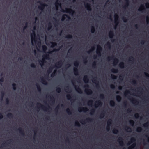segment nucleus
<instances>
[{"mask_svg": "<svg viewBox=\"0 0 149 149\" xmlns=\"http://www.w3.org/2000/svg\"><path fill=\"white\" fill-rule=\"evenodd\" d=\"M114 36V33L113 31H111L109 33V36L110 38L112 39Z\"/></svg>", "mask_w": 149, "mask_h": 149, "instance_id": "obj_18", "label": "nucleus"}, {"mask_svg": "<svg viewBox=\"0 0 149 149\" xmlns=\"http://www.w3.org/2000/svg\"><path fill=\"white\" fill-rule=\"evenodd\" d=\"M56 71V70L54 71L53 72L51 75V77H53L55 75Z\"/></svg>", "mask_w": 149, "mask_h": 149, "instance_id": "obj_52", "label": "nucleus"}, {"mask_svg": "<svg viewBox=\"0 0 149 149\" xmlns=\"http://www.w3.org/2000/svg\"><path fill=\"white\" fill-rule=\"evenodd\" d=\"M65 17H66V18H68L69 19H70V17L68 15L66 14H64L62 17L61 20L62 21H64L65 19Z\"/></svg>", "mask_w": 149, "mask_h": 149, "instance_id": "obj_16", "label": "nucleus"}, {"mask_svg": "<svg viewBox=\"0 0 149 149\" xmlns=\"http://www.w3.org/2000/svg\"><path fill=\"white\" fill-rule=\"evenodd\" d=\"M102 104V102L100 100H98L96 102L95 106V108H97L99 106H101Z\"/></svg>", "mask_w": 149, "mask_h": 149, "instance_id": "obj_13", "label": "nucleus"}, {"mask_svg": "<svg viewBox=\"0 0 149 149\" xmlns=\"http://www.w3.org/2000/svg\"><path fill=\"white\" fill-rule=\"evenodd\" d=\"M79 63V62L78 61H76L74 62V65L76 67H78Z\"/></svg>", "mask_w": 149, "mask_h": 149, "instance_id": "obj_30", "label": "nucleus"}, {"mask_svg": "<svg viewBox=\"0 0 149 149\" xmlns=\"http://www.w3.org/2000/svg\"><path fill=\"white\" fill-rule=\"evenodd\" d=\"M112 123V120L111 119H109L107 122V126L106 128L107 131H108L109 130L110 126L111 125Z\"/></svg>", "mask_w": 149, "mask_h": 149, "instance_id": "obj_6", "label": "nucleus"}, {"mask_svg": "<svg viewBox=\"0 0 149 149\" xmlns=\"http://www.w3.org/2000/svg\"><path fill=\"white\" fill-rule=\"evenodd\" d=\"M96 65V61H94L92 63V67L93 68H95Z\"/></svg>", "mask_w": 149, "mask_h": 149, "instance_id": "obj_51", "label": "nucleus"}, {"mask_svg": "<svg viewBox=\"0 0 149 149\" xmlns=\"http://www.w3.org/2000/svg\"><path fill=\"white\" fill-rule=\"evenodd\" d=\"M72 83L74 86H75L76 90L79 93H82V91L78 86H77L74 85V83L73 81H72Z\"/></svg>", "mask_w": 149, "mask_h": 149, "instance_id": "obj_5", "label": "nucleus"}, {"mask_svg": "<svg viewBox=\"0 0 149 149\" xmlns=\"http://www.w3.org/2000/svg\"><path fill=\"white\" fill-rule=\"evenodd\" d=\"M42 47L43 50L44 51H46L47 49V47L45 45H42Z\"/></svg>", "mask_w": 149, "mask_h": 149, "instance_id": "obj_45", "label": "nucleus"}, {"mask_svg": "<svg viewBox=\"0 0 149 149\" xmlns=\"http://www.w3.org/2000/svg\"><path fill=\"white\" fill-rule=\"evenodd\" d=\"M95 47H92V48L89 51H88L87 52L88 53H90L92 51H93V50H94Z\"/></svg>", "mask_w": 149, "mask_h": 149, "instance_id": "obj_54", "label": "nucleus"}, {"mask_svg": "<svg viewBox=\"0 0 149 149\" xmlns=\"http://www.w3.org/2000/svg\"><path fill=\"white\" fill-rule=\"evenodd\" d=\"M125 130L127 131V132H130L132 131V129L131 128L127 126H126L125 127Z\"/></svg>", "mask_w": 149, "mask_h": 149, "instance_id": "obj_31", "label": "nucleus"}, {"mask_svg": "<svg viewBox=\"0 0 149 149\" xmlns=\"http://www.w3.org/2000/svg\"><path fill=\"white\" fill-rule=\"evenodd\" d=\"M106 45L110 49L111 48V45L109 42H107L106 44Z\"/></svg>", "mask_w": 149, "mask_h": 149, "instance_id": "obj_60", "label": "nucleus"}, {"mask_svg": "<svg viewBox=\"0 0 149 149\" xmlns=\"http://www.w3.org/2000/svg\"><path fill=\"white\" fill-rule=\"evenodd\" d=\"M85 92L88 95H91L93 93L91 89H86Z\"/></svg>", "mask_w": 149, "mask_h": 149, "instance_id": "obj_17", "label": "nucleus"}, {"mask_svg": "<svg viewBox=\"0 0 149 149\" xmlns=\"http://www.w3.org/2000/svg\"><path fill=\"white\" fill-rule=\"evenodd\" d=\"M111 71L113 73H116L118 72V69L113 68L111 70Z\"/></svg>", "mask_w": 149, "mask_h": 149, "instance_id": "obj_26", "label": "nucleus"}, {"mask_svg": "<svg viewBox=\"0 0 149 149\" xmlns=\"http://www.w3.org/2000/svg\"><path fill=\"white\" fill-rule=\"evenodd\" d=\"M142 128L140 127H138L136 129V131L138 132H140L142 131Z\"/></svg>", "mask_w": 149, "mask_h": 149, "instance_id": "obj_39", "label": "nucleus"}, {"mask_svg": "<svg viewBox=\"0 0 149 149\" xmlns=\"http://www.w3.org/2000/svg\"><path fill=\"white\" fill-rule=\"evenodd\" d=\"M53 68V67H51L47 70V74H46L45 75V76L47 78L49 77V74L52 71Z\"/></svg>", "mask_w": 149, "mask_h": 149, "instance_id": "obj_9", "label": "nucleus"}, {"mask_svg": "<svg viewBox=\"0 0 149 149\" xmlns=\"http://www.w3.org/2000/svg\"><path fill=\"white\" fill-rule=\"evenodd\" d=\"M83 80L85 83H88L89 78L87 75H85L83 78Z\"/></svg>", "mask_w": 149, "mask_h": 149, "instance_id": "obj_15", "label": "nucleus"}, {"mask_svg": "<svg viewBox=\"0 0 149 149\" xmlns=\"http://www.w3.org/2000/svg\"><path fill=\"white\" fill-rule=\"evenodd\" d=\"M122 19L124 22H126L127 20V18L125 17H122Z\"/></svg>", "mask_w": 149, "mask_h": 149, "instance_id": "obj_57", "label": "nucleus"}, {"mask_svg": "<svg viewBox=\"0 0 149 149\" xmlns=\"http://www.w3.org/2000/svg\"><path fill=\"white\" fill-rule=\"evenodd\" d=\"M40 61L41 63L40 65L41 66L43 65L44 63L46 62L45 60L44 59H42V60L41 61Z\"/></svg>", "mask_w": 149, "mask_h": 149, "instance_id": "obj_43", "label": "nucleus"}, {"mask_svg": "<svg viewBox=\"0 0 149 149\" xmlns=\"http://www.w3.org/2000/svg\"><path fill=\"white\" fill-rule=\"evenodd\" d=\"M130 96H129V97H128V99L130 100L132 102H137V100L134 99V98H132L131 99H130Z\"/></svg>", "mask_w": 149, "mask_h": 149, "instance_id": "obj_41", "label": "nucleus"}, {"mask_svg": "<svg viewBox=\"0 0 149 149\" xmlns=\"http://www.w3.org/2000/svg\"><path fill=\"white\" fill-rule=\"evenodd\" d=\"M105 111H103L101 113L100 118H103L105 116Z\"/></svg>", "mask_w": 149, "mask_h": 149, "instance_id": "obj_32", "label": "nucleus"}, {"mask_svg": "<svg viewBox=\"0 0 149 149\" xmlns=\"http://www.w3.org/2000/svg\"><path fill=\"white\" fill-rule=\"evenodd\" d=\"M33 34L34 35V37H33L32 34H31V42L32 44H33L34 41H35V36L36 35L34 31H33Z\"/></svg>", "mask_w": 149, "mask_h": 149, "instance_id": "obj_11", "label": "nucleus"}, {"mask_svg": "<svg viewBox=\"0 0 149 149\" xmlns=\"http://www.w3.org/2000/svg\"><path fill=\"white\" fill-rule=\"evenodd\" d=\"M61 89L59 87H57L56 89V91L58 93H60L61 92Z\"/></svg>", "mask_w": 149, "mask_h": 149, "instance_id": "obj_58", "label": "nucleus"}, {"mask_svg": "<svg viewBox=\"0 0 149 149\" xmlns=\"http://www.w3.org/2000/svg\"><path fill=\"white\" fill-rule=\"evenodd\" d=\"M63 62L61 60L60 61L58 62H57L55 66V67L56 68H59L61 67L62 65Z\"/></svg>", "mask_w": 149, "mask_h": 149, "instance_id": "obj_10", "label": "nucleus"}, {"mask_svg": "<svg viewBox=\"0 0 149 149\" xmlns=\"http://www.w3.org/2000/svg\"><path fill=\"white\" fill-rule=\"evenodd\" d=\"M119 131L118 129H114L113 130V134H116L118 133Z\"/></svg>", "mask_w": 149, "mask_h": 149, "instance_id": "obj_37", "label": "nucleus"}, {"mask_svg": "<svg viewBox=\"0 0 149 149\" xmlns=\"http://www.w3.org/2000/svg\"><path fill=\"white\" fill-rule=\"evenodd\" d=\"M136 145V143H134L128 148V149H132L135 147Z\"/></svg>", "mask_w": 149, "mask_h": 149, "instance_id": "obj_27", "label": "nucleus"}, {"mask_svg": "<svg viewBox=\"0 0 149 149\" xmlns=\"http://www.w3.org/2000/svg\"><path fill=\"white\" fill-rule=\"evenodd\" d=\"M85 8H86L89 11L91 10V8L90 4L87 3L86 5H85Z\"/></svg>", "mask_w": 149, "mask_h": 149, "instance_id": "obj_19", "label": "nucleus"}, {"mask_svg": "<svg viewBox=\"0 0 149 149\" xmlns=\"http://www.w3.org/2000/svg\"><path fill=\"white\" fill-rule=\"evenodd\" d=\"M119 61V60L117 58H115L114 59V61L113 62V64L114 65H116L117 63H118Z\"/></svg>", "mask_w": 149, "mask_h": 149, "instance_id": "obj_36", "label": "nucleus"}, {"mask_svg": "<svg viewBox=\"0 0 149 149\" xmlns=\"http://www.w3.org/2000/svg\"><path fill=\"white\" fill-rule=\"evenodd\" d=\"M52 45L51 47H53L57 45V43L56 42H51Z\"/></svg>", "mask_w": 149, "mask_h": 149, "instance_id": "obj_47", "label": "nucleus"}, {"mask_svg": "<svg viewBox=\"0 0 149 149\" xmlns=\"http://www.w3.org/2000/svg\"><path fill=\"white\" fill-rule=\"evenodd\" d=\"M36 86L37 88L38 91L39 92H41V89L40 86L39 85V84H36Z\"/></svg>", "mask_w": 149, "mask_h": 149, "instance_id": "obj_28", "label": "nucleus"}, {"mask_svg": "<svg viewBox=\"0 0 149 149\" xmlns=\"http://www.w3.org/2000/svg\"><path fill=\"white\" fill-rule=\"evenodd\" d=\"M72 35L71 34H68L65 37V38L68 39L72 38Z\"/></svg>", "mask_w": 149, "mask_h": 149, "instance_id": "obj_40", "label": "nucleus"}, {"mask_svg": "<svg viewBox=\"0 0 149 149\" xmlns=\"http://www.w3.org/2000/svg\"><path fill=\"white\" fill-rule=\"evenodd\" d=\"M40 4V6H38V8L41 10L42 11H43L45 7L47 6V5L44 3H43L41 1H38V2Z\"/></svg>", "mask_w": 149, "mask_h": 149, "instance_id": "obj_2", "label": "nucleus"}, {"mask_svg": "<svg viewBox=\"0 0 149 149\" xmlns=\"http://www.w3.org/2000/svg\"><path fill=\"white\" fill-rule=\"evenodd\" d=\"M78 110L79 112H81L82 111L86 112L88 111V109L86 107H79L78 108Z\"/></svg>", "mask_w": 149, "mask_h": 149, "instance_id": "obj_7", "label": "nucleus"}, {"mask_svg": "<svg viewBox=\"0 0 149 149\" xmlns=\"http://www.w3.org/2000/svg\"><path fill=\"white\" fill-rule=\"evenodd\" d=\"M41 79L42 83L43 84L45 85H46L47 84V82L42 77Z\"/></svg>", "mask_w": 149, "mask_h": 149, "instance_id": "obj_34", "label": "nucleus"}, {"mask_svg": "<svg viewBox=\"0 0 149 149\" xmlns=\"http://www.w3.org/2000/svg\"><path fill=\"white\" fill-rule=\"evenodd\" d=\"M134 58L132 56L130 57L129 59V61H134Z\"/></svg>", "mask_w": 149, "mask_h": 149, "instance_id": "obj_64", "label": "nucleus"}, {"mask_svg": "<svg viewBox=\"0 0 149 149\" xmlns=\"http://www.w3.org/2000/svg\"><path fill=\"white\" fill-rule=\"evenodd\" d=\"M102 48L99 45H97V49L96 51V53L97 55L99 56H101V52L102 51Z\"/></svg>", "mask_w": 149, "mask_h": 149, "instance_id": "obj_3", "label": "nucleus"}, {"mask_svg": "<svg viewBox=\"0 0 149 149\" xmlns=\"http://www.w3.org/2000/svg\"><path fill=\"white\" fill-rule=\"evenodd\" d=\"M75 125L76 126L80 127V125L78 121H76L75 123Z\"/></svg>", "mask_w": 149, "mask_h": 149, "instance_id": "obj_50", "label": "nucleus"}, {"mask_svg": "<svg viewBox=\"0 0 149 149\" xmlns=\"http://www.w3.org/2000/svg\"><path fill=\"white\" fill-rule=\"evenodd\" d=\"M95 31V29L94 26H92L91 29V32L92 33H94Z\"/></svg>", "mask_w": 149, "mask_h": 149, "instance_id": "obj_49", "label": "nucleus"}, {"mask_svg": "<svg viewBox=\"0 0 149 149\" xmlns=\"http://www.w3.org/2000/svg\"><path fill=\"white\" fill-rule=\"evenodd\" d=\"M116 99L118 102H120L121 100V97L120 95H117L116 96Z\"/></svg>", "mask_w": 149, "mask_h": 149, "instance_id": "obj_29", "label": "nucleus"}, {"mask_svg": "<svg viewBox=\"0 0 149 149\" xmlns=\"http://www.w3.org/2000/svg\"><path fill=\"white\" fill-rule=\"evenodd\" d=\"M13 88L14 90H15L16 89L17 85L16 84L13 83L12 84Z\"/></svg>", "mask_w": 149, "mask_h": 149, "instance_id": "obj_38", "label": "nucleus"}, {"mask_svg": "<svg viewBox=\"0 0 149 149\" xmlns=\"http://www.w3.org/2000/svg\"><path fill=\"white\" fill-rule=\"evenodd\" d=\"M92 82L96 84V86L97 88H99V85L98 84V82L96 80L95 78H93L92 80Z\"/></svg>", "mask_w": 149, "mask_h": 149, "instance_id": "obj_14", "label": "nucleus"}, {"mask_svg": "<svg viewBox=\"0 0 149 149\" xmlns=\"http://www.w3.org/2000/svg\"><path fill=\"white\" fill-rule=\"evenodd\" d=\"M138 10L139 11H144L145 10L144 7L143 5H141L140 7L139 8Z\"/></svg>", "mask_w": 149, "mask_h": 149, "instance_id": "obj_23", "label": "nucleus"}, {"mask_svg": "<svg viewBox=\"0 0 149 149\" xmlns=\"http://www.w3.org/2000/svg\"><path fill=\"white\" fill-rule=\"evenodd\" d=\"M37 111H38V109H39V108L40 107L41 108H42L43 109L45 110L46 111L47 110H48L49 109H51V107L49 105H48V108L44 106L43 105H42V104L40 103H37Z\"/></svg>", "mask_w": 149, "mask_h": 149, "instance_id": "obj_1", "label": "nucleus"}, {"mask_svg": "<svg viewBox=\"0 0 149 149\" xmlns=\"http://www.w3.org/2000/svg\"><path fill=\"white\" fill-rule=\"evenodd\" d=\"M131 83L134 85H136L137 84L136 81L135 80H133L131 81Z\"/></svg>", "mask_w": 149, "mask_h": 149, "instance_id": "obj_61", "label": "nucleus"}, {"mask_svg": "<svg viewBox=\"0 0 149 149\" xmlns=\"http://www.w3.org/2000/svg\"><path fill=\"white\" fill-rule=\"evenodd\" d=\"M60 5V4L58 3L56 1V2L55 3V6H56V7L57 10H58V6Z\"/></svg>", "mask_w": 149, "mask_h": 149, "instance_id": "obj_53", "label": "nucleus"}, {"mask_svg": "<svg viewBox=\"0 0 149 149\" xmlns=\"http://www.w3.org/2000/svg\"><path fill=\"white\" fill-rule=\"evenodd\" d=\"M148 125H149V122H148L143 124V126L144 127H147Z\"/></svg>", "mask_w": 149, "mask_h": 149, "instance_id": "obj_63", "label": "nucleus"}, {"mask_svg": "<svg viewBox=\"0 0 149 149\" xmlns=\"http://www.w3.org/2000/svg\"><path fill=\"white\" fill-rule=\"evenodd\" d=\"M66 111L68 114L70 115L71 114V112L69 108L66 109Z\"/></svg>", "mask_w": 149, "mask_h": 149, "instance_id": "obj_44", "label": "nucleus"}, {"mask_svg": "<svg viewBox=\"0 0 149 149\" xmlns=\"http://www.w3.org/2000/svg\"><path fill=\"white\" fill-rule=\"evenodd\" d=\"M52 27V25L51 23H49L48 26V30H50Z\"/></svg>", "mask_w": 149, "mask_h": 149, "instance_id": "obj_56", "label": "nucleus"}, {"mask_svg": "<svg viewBox=\"0 0 149 149\" xmlns=\"http://www.w3.org/2000/svg\"><path fill=\"white\" fill-rule=\"evenodd\" d=\"M111 76L112 79H116L117 78V77L113 74H111Z\"/></svg>", "mask_w": 149, "mask_h": 149, "instance_id": "obj_46", "label": "nucleus"}, {"mask_svg": "<svg viewBox=\"0 0 149 149\" xmlns=\"http://www.w3.org/2000/svg\"><path fill=\"white\" fill-rule=\"evenodd\" d=\"M131 141H129L127 144V145H130L132 142H135L136 141L134 137H132L131 139Z\"/></svg>", "mask_w": 149, "mask_h": 149, "instance_id": "obj_25", "label": "nucleus"}, {"mask_svg": "<svg viewBox=\"0 0 149 149\" xmlns=\"http://www.w3.org/2000/svg\"><path fill=\"white\" fill-rule=\"evenodd\" d=\"M115 104L114 101L113 100H111L110 102V104L111 106L113 107Z\"/></svg>", "mask_w": 149, "mask_h": 149, "instance_id": "obj_33", "label": "nucleus"}, {"mask_svg": "<svg viewBox=\"0 0 149 149\" xmlns=\"http://www.w3.org/2000/svg\"><path fill=\"white\" fill-rule=\"evenodd\" d=\"M118 141L119 142L120 146H123V142L121 137H120L118 139Z\"/></svg>", "mask_w": 149, "mask_h": 149, "instance_id": "obj_21", "label": "nucleus"}, {"mask_svg": "<svg viewBox=\"0 0 149 149\" xmlns=\"http://www.w3.org/2000/svg\"><path fill=\"white\" fill-rule=\"evenodd\" d=\"M46 54L45 55H44L42 56V57L43 58L46 59H50L49 55V54L50 53V52H47Z\"/></svg>", "mask_w": 149, "mask_h": 149, "instance_id": "obj_12", "label": "nucleus"}, {"mask_svg": "<svg viewBox=\"0 0 149 149\" xmlns=\"http://www.w3.org/2000/svg\"><path fill=\"white\" fill-rule=\"evenodd\" d=\"M119 66L121 68H123L124 67V64L123 62H121L119 64Z\"/></svg>", "mask_w": 149, "mask_h": 149, "instance_id": "obj_35", "label": "nucleus"}, {"mask_svg": "<svg viewBox=\"0 0 149 149\" xmlns=\"http://www.w3.org/2000/svg\"><path fill=\"white\" fill-rule=\"evenodd\" d=\"M95 109H92L91 110V111L90 112V114L91 115L95 113Z\"/></svg>", "mask_w": 149, "mask_h": 149, "instance_id": "obj_59", "label": "nucleus"}, {"mask_svg": "<svg viewBox=\"0 0 149 149\" xmlns=\"http://www.w3.org/2000/svg\"><path fill=\"white\" fill-rule=\"evenodd\" d=\"M115 22V23L116 26H115V28H116V26L118 24V16L117 14H116L114 16Z\"/></svg>", "mask_w": 149, "mask_h": 149, "instance_id": "obj_8", "label": "nucleus"}, {"mask_svg": "<svg viewBox=\"0 0 149 149\" xmlns=\"http://www.w3.org/2000/svg\"><path fill=\"white\" fill-rule=\"evenodd\" d=\"M30 66L31 67L33 68H35L36 67V65L33 63H31L30 65Z\"/></svg>", "mask_w": 149, "mask_h": 149, "instance_id": "obj_62", "label": "nucleus"}, {"mask_svg": "<svg viewBox=\"0 0 149 149\" xmlns=\"http://www.w3.org/2000/svg\"><path fill=\"white\" fill-rule=\"evenodd\" d=\"M5 92L3 91H2L1 92V100H2L3 99V97L4 96V95H5Z\"/></svg>", "mask_w": 149, "mask_h": 149, "instance_id": "obj_48", "label": "nucleus"}, {"mask_svg": "<svg viewBox=\"0 0 149 149\" xmlns=\"http://www.w3.org/2000/svg\"><path fill=\"white\" fill-rule=\"evenodd\" d=\"M130 124L132 126H133L134 122L133 120H130L129 121Z\"/></svg>", "mask_w": 149, "mask_h": 149, "instance_id": "obj_55", "label": "nucleus"}, {"mask_svg": "<svg viewBox=\"0 0 149 149\" xmlns=\"http://www.w3.org/2000/svg\"><path fill=\"white\" fill-rule=\"evenodd\" d=\"M74 74L75 75H78V70L77 68H74Z\"/></svg>", "mask_w": 149, "mask_h": 149, "instance_id": "obj_24", "label": "nucleus"}, {"mask_svg": "<svg viewBox=\"0 0 149 149\" xmlns=\"http://www.w3.org/2000/svg\"><path fill=\"white\" fill-rule=\"evenodd\" d=\"M120 0H119L120 1ZM125 2L124 6L123 7V8H125L126 7H127L129 5V0H125Z\"/></svg>", "mask_w": 149, "mask_h": 149, "instance_id": "obj_22", "label": "nucleus"}, {"mask_svg": "<svg viewBox=\"0 0 149 149\" xmlns=\"http://www.w3.org/2000/svg\"><path fill=\"white\" fill-rule=\"evenodd\" d=\"M19 133L22 135H24V130L21 128H19L18 129Z\"/></svg>", "mask_w": 149, "mask_h": 149, "instance_id": "obj_20", "label": "nucleus"}, {"mask_svg": "<svg viewBox=\"0 0 149 149\" xmlns=\"http://www.w3.org/2000/svg\"><path fill=\"white\" fill-rule=\"evenodd\" d=\"M7 116L9 118H12L13 117V115L11 113H9L7 115Z\"/></svg>", "mask_w": 149, "mask_h": 149, "instance_id": "obj_42", "label": "nucleus"}, {"mask_svg": "<svg viewBox=\"0 0 149 149\" xmlns=\"http://www.w3.org/2000/svg\"><path fill=\"white\" fill-rule=\"evenodd\" d=\"M65 11L63 9H61V11L62 12H65V13H70L71 12H72V14L74 12V11L71 9L68 8H65Z\"/></svg>", "mask_w": 149, "mask_h": 149, "instance_id": "obj_4", "label": "nucleus"}]
</instances>
